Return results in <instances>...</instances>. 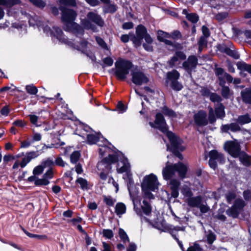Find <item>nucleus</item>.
I'll list each match as a JSON object with an SVG mask.
<instances>
[{"mask_svg":"<svg viewBox=\"0 0 251 251\" xmlns=\"http://www.w3.org/2000/svg\"><path fill=\"white\" fill-rule=\"evenodd\" d=\"M119 160L118 156L115 154H108L107 157L103 158L97 164L98 170L100 171V177L103 180L107 178L108 175L111 172L113 164L116 163Z\"/></svg>","mask_w":251,"mask_h":251,"instance_id":"1","label":"nucleus"},{"mask_svg":"<svg viewBox=\"0 0 251 251\" xmlns=\"http://www.w3.org/2000/svg\"><path fill=\"white\" fill-rule=\"evenodd\" d=\"M167 136L171 144L170 145L167 144V150L171 151L179 159L182 160L183 157L180 152L185 150V148L182 146V140L171 131H167Z\"/></svg>","mask_w":251,"mask_h":251,"instance_id":"2","label":"nucleus"},{"mask_svg":"<svg viewBox=\"0 0 251 251\" xmlns=\"http://www.w3.org/2000/svg\"><path fill=\"white\" fill-rule=\"evenodd\" d=\"M92 23L100 27H103L104 25V22L100 15L94 12H89L87 14V19L81 21V25L85 29L96 32L98 31L97 27Z\"/></svg>","mask_w":251,"mask_h":251,"instance_id":"3","label":"nucleus"},{"mask_svg":"<svg viewBox=\"0 0 251 251\" xmlns=\"http://www.w3.org/2000/svg\"><path fill=\"white\" fill-rule=\"evenodd\" d=\"M187 170L186 166L180 162L174 165H170L169 161H167L166 167L163 169L162 174L165 179H169L177 172L179 176L183 178L185 176Z\"/></svg>","mask_w":251,"mask_h":251,"instance_id":"4","label":"nucleus"},{"mask_svg":"<svg viewBox=\"0 0 251 251\" xmlns=\"http://www.w3.org/2000/svg\"><path fill=\"white\" fill-rule=\"evenodd\" d=\"M115 75L120 80H125L129 74L130 69L133 67L131 62L122 58H119L115 62Z\"/></svg>","mask_w":251,"mask_h":251,"instance_id":"5","label":"nucleus"},{"mask_svg":"<svg viewBox=\"0 0 251 251\" xmlns=\"http://www.w3.org/2000/svg\"><path fill=\"white\" fill-rule=\"evenodd\" d=\"M180 74L176 70L168 72L167 74L166 82L174 91H179L183 88L182 83L178 81Z\"/></svg>","mask_w":251,"mask_h":251,"instance_id":"6","label":"nucleus"},{"mask_svg":"<svg viewBox=\"0 0 251 251\" xmlns=\"http://www.w3.org/2000/svg\"><path fill=\"white\" fill-rule=\"evenodd\" d=\"M79 45L80 46L76 45L75 44L73 43L72 41H70V42L69 43V46L80 51L82 53L85 54L90 59H91L92 61H95L96 60L95 55L90 50H88L89 46H91V43L88 42L86 40L83 38L79 42Z\"/></svg>","mask_w":251,"mask_h":251,"instance_id":"7","label":"nucleus"},{"mask_svg":"<svg viewBox=\"0 0 251 251\" xmlns=\"http://www.w3.org/2000/svg\"><path fill=\"white\" fill-rule=\"evenodd\" d=\"M148 33L147 29L142 25H138L136 28V35L130 33V40L136 46H140L145 36Z\"/></svg>","mask_w":251,"mask_h":251,"instance_id":"8","label":"nucleus"},{"mask_svg":"<svg viewBox=\"0 0 251 251\" xmlns=\"http://www.w3.org/2000/svg\"><path fill=\"white\" fill-rule=\"evenodd\" d=\"M224 149L228 153L234 158L240 156L243 151H241V147L237 140L227 141L224 144Z\"/></svg>","mask_w":251,"mask_h":251,"instance_id":"9","label":"nucleus"},{"mask_svg":"<svg viewBox=\"0 0 251 251\" xmlns=\"http://www.w3.org/2000/svg\"><path fill=\"white\" fill-rule=\"evenodd\" d=\"M214 72L219 80V85H224V84H226V80L228 83H231L232 82V76L226 72L223 68L216 67L214 69Z\"/></svg>","mask_w":251,"mask_h":251,"instance_id":"10","label":"nucleus"},{"mask_svg":"<svg viewBox=\"0 0 251 251\" xmlns=\"http://www.w3.org/2000/svg\"><path fill=\"white\" fill-rule=\"evenodd\" d=\"M59 9L62 13V20L63 21L71 23L75 20L77 13L74 10L66 8L63 5L59 6Z\"/></svg>","mask_w":251,"mask_h":251,"instance_id":"11","label":"nucleus"},{"mask_svg":"<svg viewBox=\"0 0 251 251\" xmlns=\"http://www.w3.org/2000/svg\"><path fill=\"white\" fill-rule=\"evenodd\" d=\"M132 81L137 85H141L147 83L149 80L145 74L139 70H134L131 72Z\"/></svg>","mask_w":251,"mask_h":251,"instance_id":"12","label":"nucleus"},{"mask_svg":"<svg viewBox=\"0 0 251 251\" xmlns=\"http://www.w3.org/2000/svg\"><path fill=\"white\" fill-rule=\"evenodd\" d=\"M154 124L155 126H154L153 124L151 122L149 123L151 127L157 128L163 132H167V124L162 114L157 113L156 114Z\"/></svg>","mask_w":251,"mask_h":251,"instance_id":"13","label":"nucleus"},{"mask_svg":"<svg viewBox=\"0 0 251 251\" xmlns=\"http://www.w3.org/2000/svg\"><path fill=\"white\" fill-rule=\"evenodd\" d=\"M194 122L198 126H203L208 125L207 115L204 110H199L194 116Z\"/></svg>","mask_w":251,"mask_h":251,"instance_id":"14","label":"nucleus"},{"mask_svg":"<svg viewBox=\"0 0 251 251\" xmlns=\"http://www.w3.org/2000/svg\"><path fill=\"white\" fill-rule=\"evenodd\" d=\"M197 64V57L195 55H190L187 60L182 63V66L188 73H191L192 70L196 67Z\"/></svg>","mask_w":251,"mask_h":251,"instance_id":"15","label":"nucleus"},{"mask_svg":"<svg viewBox=\"0 0 251 251\" xmlns=\"http://www.w3.org/2000/svg\"><path fill=\"white\" fill-rule=\"evenodd\" d=\"M146 181L149 184V188L152 191H154L158 189L159 182L157 181V178L156 176L153 174H151L149 176H146L143 180L142 183Z\"/></svg>","mask_w":251,"mask_h":251,"instance_id":"16","label":"nucleus"},{"mask_svg":"<svg viewBox=\"0 0 251 251\" xmlns=\"http://www.w3.org/2000/svg\"><path fill=\"white\" fill-rule=\"evenodd\" d=\"M222 133H228L230 130L233 132H236L241 130L240 126L236 123L222 125L220 128Z\"/></svg>","mask_w":251,"mask_h":251,"instance_id":"17","label":"nucleus"},{"mask_svg":"<svg viewBox=\"0 0 251 251\" xmlns=\"http://www.w3.org/2000/svg\"><path fill=\"white\" fill-rule=\"evenodd\" d=\"M52 31L53 33L52 36L55 37L59 42L69 45V43L71 41H69L68 39L63 35V32L60 28L57 26H53Z\"/></svg>","mask_w":251,"mask_h":251,"instance_id":"18","label":"nucleus"},{"mask_svg":"<svg viewBox=\"0 0 251 251\" xmlns=\"http://www.w3.org/2000/svg\"><path fill=\"white\" fill-rule=\"evenodd\" d=\"M128 190L129 191V193L130 196V198L132 200L133 205H134V209L136 213L140 216L142 215V212L140 208L137 207V204L139 202L138 199L136 198V194L134 193V192L132 191V189L130 186H128Z\"/></svg>","mask_w":251,"mask_h":251,"instance_id":"19","label":"nucleus"},{"mask_svg":"<svg viewBox=\"0 0 251 251\" xmlns=\"http://www.w3.org/2000/svg\"><path fill=\"white\" fill-rule=\"evenodd\" d=\"M186 55L184 52L181 51H177L175 52L174 56H173L170 60V65L173 66L177 61L184 60L186 59Z\"/></svg>","mask_w":251,"mask_h":251,"instance_id":"20","label":"nucleus"},{"mask_svg":"<svg viewBox=\"0 0 251 251\" xmlns=\"http://www.w3.org/2000/svg\"><path fill=\"white\" fill-rule=\"evenodd\" d=\"M242 101L249 104H251V88H246L241 92Z\"/></svg>","mask_w":251,"mask_h":251,"instance_id":"21","label":"nucleus"},{"mask_svg":"<svg viewBox=\"0 0 251 251\" xmlns=\"http://www.w3.org/2000/svg\"><path fill=\"white\" fill-rule=\"evenodd\" d=\"M38 156V154L35 151H30L26 153V156L23 158L20 164L22 168L25 167L26 164L29 163L32 159L35 158Z\"/></svg>","mask_w":251,"mask_h":251,"instance_id":"22","label":"nucleus"},{"mask_svg":"<svg viewBox=\"0 0 251 251\" xmlns=\"http://www.w3.org/2000/svg\"><path fill=\"white\" fill-rule=\"evenodd\" d=\"M38 156V154L35 151H30L26 153V156L23 158L20 164L22 168L25 167L26 164L29 163L32 159L35 158Z\"/></svg>","mask_w":251,"mask_h":251,"instance_id":"23","label":"nucleus"},{"mask_svg":"<svg viewBox=\"0 0 251 251\" xmlns=\"http://www.w3.org/2000/svg\"><path fill=\"white\" fill-rule=\"evenodd\" d=\"M210 159L216 160L220 163H223L225 161V158L222 154L219 153L216 150L211 151L209 152Z\"/></svg>","mask_w":251,"mask_h":251,"instance_id":"24","label":"nucleus"},{"mask_svg":"<svg viewBox=\"0 0 251 251\" xmlns=\"http://www.w3.org/2000/svg\"><path fill=\"white\" fill-rule=\"evenodd\" d=\"M238 157L244 166L249 167L251 165V156H249L245 151H243Z\"/></svg>","mask_w":251,"mask_h":251,"instance_id":"25","label":"nucleus"},{"mask_svg":"<svg viewBox=\"0 0 251 251\" xmlns=\"http://www.w3.org/2000/svg\"><path fill=\"white\" fill-rule=\"evenodd\" d=\"M202 202L201 197L197 196L196 197H190L187 200V203L189 206L191 207H198L200 206V204Z\"/></svg>","mask_w":251,"mask_h":251,"instance_id":"26","label":"nucleus"},{"mask_svg":"<svg viewBox=\"0 0 251 251\" xmlns=\"http://www.w3.org/2000/svg\"><path fill=\"white\" fill-rule=\"evenodd\" d=\"M182 14L185 15L187 19L193 24L197 23L199 20V16L197 14L195 13H188L187 10L185 9L183 10Z\"/></svg>","mask_w":251,"mask_h":251,"instance_id":"27","label":"nucleus"},{"mask_svg":"<svg viewBox=\"0 0 251 251\" xmlns=\"http://www.w3.org/2000/svg\"><path fill=\"white\" fill-rule=\"evenodd\" d=\"M214 110L217 118L223 120L225 117V106L222 103H220Z\"/></svg>","mask_w":251,"mask_h":251,"instance_id":"28","label":"nucleus"},{"mask_svg":"<svg viewBox=\"0 0 251 251\" xmlns=\"http://www.w3.org/2000/svg\"><path fill=\"white\" fill-rule=\"evenodd\" d=\"M141 187L145 198L149 199H153L154 198L153 195L151 192V190L149 188V184L146 181L144 183H142Z\"/></svg>","mask_w":251,"mask_h":251,"instance_id":"29","label":"nucleus"},{"mask_svg":"<svg viewBox=\"0 0 251 251\" xmlns=\"http://www.w3.org/2000/svg\"><path fill=\"white\" fill-rule=\"evenodd\" d=\"M239 125H243L251 122V117L249 114L240 115L235 120Z\"/></svg>","mask_w":251,"mask_h":251,"instance_id":"30","label":"nucleus"},{"mask_svg":"<svg viewBox=\"0 0 251 251\" xmlns=\"http://www.w3.org/2000/svg\"><path fill=\"white\" fill-rule=\"evenodd\" d=\"M221 87V94L222 97L225 99H228L232 95V93L228 86L225 84L220 85Z\"/></svg>","mask_w":251,"mask_h":251,"instance_id":"31","label":"nucleus"},{"mask_svg":"<svg viewBox=\"0 0 251 251\" xmlns=\"http://www.w3.org/2000/svg\"><path fill=\"white\" fill-rule=\"evenodd\" d=\"M238 69L245 71L251 75V65L247 64L243 61H239L236 63Z\"/></svg>","mask_w":251,"mask_h":251,"instance_id":"32","label":"nucleus"},{"mask_svg":"<svg viewBox=\"0 0 251 251\" xmlns=\"http://www.w3.org/2000/svg\"><path fill=\"white\" fill-rule=\"evenodd\" d=\"M20 3V0H0V5L8 8Z\"/></svg>","mask_w":251,"mask_h":251,"instance_id":"33","label":"nucleus"},{"mask_svg":"<svg viewBox=\"0 0 251 251\" xmlns=\"http://www.w3.org/2000/svg\"><path fill=\"white\" fill-rule=\"evenodd\" d=\"M141 207L143 212L147 216H149L151 212L152 208L151 204L146 200H144Z\"/></svg>","mask_w":251,"mask_h":251,"instance_id":"34","label":"nucleus"},{"mask_svg":"<svg viewBox=\"0 0 251 251\" xmlns=\"http://www.w3.org/2000/svg\"><path fill=\"white\" fill-rule=\"evenodd\" d=\"M208 118L207 120L208 123L210 124H213L216 121V115L214 112V109L212 107L209 106L208 107Z\"/></svg>","mask_w":251,"mask_h":251,"instance_id":"35","label":"nucleus"},{"mask_svg":"<svg viewBox=\"0 0 251 251\" xmlns=\"http://www.w3.org/2000/svg\"><path fill=\"white\" fill-rule=\"evenodd\" d=\"M240 212V211L232 205L231 207L226 210V214L233 218H236L238 217Z\"/></svg>","mask_w":251,"mask_h":251,"instance_id":"36","label":"nucleus"},{"mask_svg":"<svg viewBox=\"0 0 251 251\" xmlns=\"http://www.w3.org/2000/svg\"><path fill=\"white\" fill-rule=\"evenodd\" d=\"M126 207L123 203H118L115 206V212L118 215H122L126 212Z\"/></svg>","mask_w":251,"mask_h":251,"instance_id":"37","label":"nucleus"},{"mask_svg":"<svg viewBox=\"0 0 251 251\" xmlns=\"http://www.w3.org/2000/svg\"><path fill=\"white\" fill-rule=\"evenodd\" d=\"M28 23L30 26L37 25L38 27L42 26V22L38 19L37 16L34 17H31L29 18Z\"/></svg>","mask_w":251,"mask_h":251,"instance_id":"38","label":"nucleus"},{"mask_svg":"<svg viewBox=\"0 0 251 251\" xmlns=\"http://www.w3.org/2000/svg\"><path fill=\"white\" fill-rule=\"evenodd\" d=\"M75 182L79 183L81 188L84 190H87L89 189L88 182L84 178L79 177L76 180Z\"/></svg>","mask_w":251,"mask_h":251,"instance_id":"39","label":"nucleus"},{"mask_svg":"<svg viewBox=\"0 0 251 251\" xmlns=\"http://www.w3.org/2000/svg\"><path fill=\"white\" fill-rule=\"evenodd\" d=\"M33 5L40 8L43 9L46 5V2L43 0H28Z\"/></svg>","mask_w":251,"mask_h":251,"instance_id":"40","label":"nucleus"},{"mask_svg":"<svg viewBox=\"0 0 251 251\" xmlns=\"http://www.w3.org/2000/svg\"><path fill=\"white\" fill-rule=\"evenodd\" d=\"M170 37H171L170 34H169L167 32H164L162 30L158 31L157 38V39L160 42L163 41L165 39V38H170Z\"/></svg>","mask_w":251,"mask_h":251,"instance_id":"41","label":"nucleus"},{"mask_svg":"<svg viewBox=\"0 0 251 251\" xmlns=\"http://www.w3.org/2000/svg\"><path fill=\"white\" fill-rule=\"evenodd\" d=\"M245 205V201L242 199H237L235 200L234 204L233 205V206L240 211L242 210Z\"/></svg>","mask_w":251,"mask_h":251,"instance_id":"42","label":"nucleus"},{"mask_svg":"<svg viewBox=\"0 0 251 251\" xmlns=\"http://www.w3.org/2000/svg\"><path fill=\"white\" fill-rule=\"evenodd\" d=\"M50 183V181L43 177V178H38L35 181L34 184L36 186L47 185Z\"/></svg>","mask_w":251,"mask_h":251,"instance_id":"43","label":"nucleus"},{"mask_svg":"<svg viewBox=\"0 0 251 251\" xmlns=\"http://www.w3.org/2000/svg\"><path fill=\"white\" fill-rule=\"evenodd\" d=\"M100 139V137L94 134H88L87 140L90 144H96Z\"/></svg>","mask_w":251,"mask_h":251,"instance_id":"44","label":"nucleus"},{"mask_svg":"<svg viewBox=\"0 0 251 251\" xmlns=\"http://www.w3.org/2000/svg\"><path fill=\"white\" fill-rule=\"evenodd\" d=\"M226 53L235 59H238L240 57V55L238 53V52L234 50H232L229 48H228V49H226Z\"/></svg>","mask_w":251,"mask_h":251,"instance_id":"45","label":"nucleus"},{"mask_svg":"<svg viewBox=\"0 0 251 251\" xmlns=\"http://www.w3.org/2000/svg\"><path fill=\"white\" fill-rule=\"evenodd\" d=\"M80 153L78 151H74L70 156L71 162L72 163H76L79 160Z\"/></svg>","mask_w":251,"mask_h":251,"instance_id":"46","label":"nucleus"},{"mask_svg":"<svg viewBox=\"0 0 251 251\" xmlns=\"http://www.w3.org/2000/svg\"><path fill=\"white\" fill-rule=\"evenodd\" d=\"M117 6L114 4H108L104 9V12L114 13L117 11Z\"/></svg>","mask_w":251,"mask_h":251,"instance_id":"47","label":"nucleus"},{"mask_svg":"<svg viewBox=\"0 0 251 251\" xmlns=\"http://www.w3.org/2000/svg\"><path fill=\"white\" fill-rule=\"evenodd\" d=\"M209 98L210 100L213 102H221L223 100L222 97L215 93H212Z\"/></svg>","mask_w":251,"mask_h":251,"instance_id":"48","label":"nucleus"},{"mask_svg":"<svg viewBox=\"0 0 251 251\" xmlns=\"http://www.w3.org/2000/svg\"><path fill=\"white\" fill-rule=\"evenodd\" d=\"M26 92L30 95H35L37 92V88L33 84L26 85L25 87Z\"/></svg>","mask_w":251,"mask_h":251,"instance_id":"49","label":"nucleus"},{"mask_svg":"<svg viewBox=\"0 0 251 251\" xmlns=\"http://www.w3.org/2000/svg\"><path fill=\"white\" fill-rule=\"evenodd\" d=\"M162 112L166 116H168L170 117H175L176 116L175 113L174 111L169 108H168L167 106H164L162 109Z\"/></svg>","mask_w":251,"mask_h":251,"instance_id":"50","label":"nucleus"},{"mask_svg":"<svg viewBox=\"0 0 251 251\" xmlns=\"http://www.w3.org/2000/svg\"><path fill=\"white\" fill-rule=\"evenodd\" d=\"M181 192L183 195L188 198H190L193 196V193L190 189L187 186H184L181 190Z\"/></svg>","mask_w":251,"mask_h":251,"instance_id":"51","label":"nucleus"},{"mask_svg":"<svg viewBox=\"0 0 251 251\" xmlns=\"http://www.w3.org/2000/svg\"><path fill=\"white\" fill-rule=\"evenodd\" d=\"M119 235L121 239L125 243L126 241L129 242V238L125 231V230L122 228H120L119 230Z\"/></svg>","mask_w":251,"mask_h":251,"instance_id":"52","label":"nucleus"},{"mask_svg":"<svg viewBox=\"0 0 251 251\" xmlns=\"http://www.w3.org/2000/svg\"><path fill=\"white\" fill-rule=\"evenodd\" d=\"M61 5L75 6L76 5L75 0H59Z\"/></svg>","mask_w":251,"mask_h":251,"instance_id":"53","label":"nucleus"},{"mask_svg":"<svg viewBox=\"0 0 251 251\" xmlns=\"http://www.w3.org/2000/svg\"><path fill=\"white\" fill-rule=\"evenodd\" d=\"M206 238L208 243L212 244L216 239V235L211 231H209L206 235Z\"/></svg>","mask_w":251,"mask_h":251,"instance_id":"54","label":"nucleus"},{"mask_svg":"<svg viewBox=\"0 0 251 251\" xmlns=\"http://www.w3.org/2000/svg\"><path fill=\"white\" fill-rule=\"evenodd\" d=\"M228 16V13L223 12L218 13L215 15V19L218 21H221L225 19Z\"/></svg>","mask_w":251,"mask_h":251,"instance_id":"55","label":"nucleus"},{"mask_svg":"<svg viewBox=\"0 0 251 251\" xmlns=\"http://www.w3.org/2000/svg\"><path fill=\"white\" fill-rule=\"evenodd\" d=\"M103 62L104 64H101L102 67L104 68L105 67L104 65H106L108 66H111L113 63V59L109 57H107L103 59Z\"/></svg>","mask_w":251,"mask_h":251,"instance_id":"56","label":"nucleus"},{"mask_svg":"<svg viewBox=\"0 0 251 251\" xmlns=\"http://www.w3.org/2000/svg\"><path fill=\"white\" fill-rule=\"evenodd\" d=\"M75 34L76 36L79 37L83 35L84 33V29L81 27L80 26L77 25L75 30H74Z\"/></svg>","mask_w":251,"mask_h":251,"instance_id":"57","label":"nucleus"},{"mask_svg":"<svg viewBox=\"0 0 251 251\" xmlns=\"http://www.w3.org/2000/svg\"><path fill=\"white\" fill-rule=\"evenodd\" d=\"M206 37L204 36H201L198 42V45L201 47H206L207 46V40Z\"/></svg>","mask_w":251,"mask_h":251,"instance_id":"58","label":"nucleus"},{"mask_svg":"<svg viewBox=\"0 0 251 251\" xmlns=\"http://www.w3.org/2000/svg\"><path fill=\"white\" fill-rule=\"evenodd\" d=\"M126 161V160H125L123 163V165L120 168H117V172L119 173H123L124 172H127L128 171V168H129V164L128 163L126 164L125 162Z\"/></svg>","mask_w":251,"mask_h":251,"instance_id":"59","label":"nucleus"},{"mask_svg":"<svg viewBox=\"0 0 251 251\" xmlns=\"http://www.w3.org/2000/svg\"><path fill=\"white\" fill-rule=\"evenodd\" d=\"M200 93L202 96L206 97H209L212 93H211L209 89L206 87H202L200 90Z\"/></svg>","mask_w":251,"mask_h":251,"instance_id":"60","label":"nucleus"},{"mask_svg":"<svg viewBox=\"0 0 251 251\" xmlns=\"http://www.w3.org/2000/svg\"><path fill=\"white\" fill-rule=\"evenodd\" d=\"M44 167L43 165H39L37 167H36L33 171V174L34 176L35 175H39L41 174L44 170Z\"/></svg>","mask_w":251,"mask_h":251,"instance_id":"61","label":"nucleus"},{"mask_svg":"<svg viewBox=\"0 0 251 251\" xmlns=\"http://www.w3.org/2000/svg\"><path fill=\"white\" fill-rule=\"evenodd\" d=\"M103 236L108 239H111L113 236V231L111 229H104L102 231Z\"/></svg>","mask_w":251,"mask_h":251,"instance_id":"62","label":"nucleus"},{"mask_svg":"<svg viewBox=\"0 0 251 251\" xmlns=\"http://www.w3.org/2000/svg\"><path fill=\"white\" fill-rule=\"evenodd\" d=\"M171 37L175 40L180 39L182 37V35L180 32L178 30H174L170 34Z\"/></svg>","mask_w":251,"mask_h":251,"instance_id":"63","label":"nucleus"},{"mask_svg":"<svg viewBox=\"0 0 251 251\" xmlns=\"http://www.w3.org/2000/svg\"><path fill=\"white\" fill-rule=\"evenodd\" d=\"M171 189H178L180 182L176 179H172L170 182Z\"/></svg>","mask_w":251,"mask_h":251,"instance_id":"64","label":"nucleus"}]
</instances>
